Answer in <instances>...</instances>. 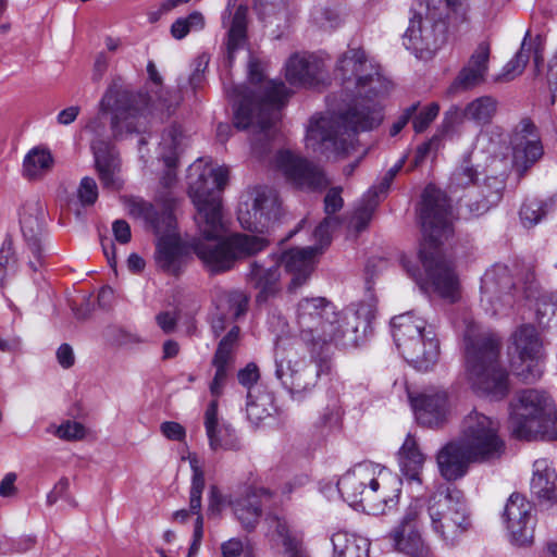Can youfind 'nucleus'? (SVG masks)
<instances>
[{
    "label": "nucleus",
    "instance_id": "f257e3e1",
    "mask_svg": "<svg viewBox=\"0 0 557 557\" xmlns=\"http://www.w3.org/2000/svg\"><path fill=\"white\" fill-rule=\"evenodd\" d=\"M228 181V169L212 168L196 161L188 170V191L197 209L195 222L198 236L193 238L190 247L211 272L220 273L233 268L237 259L251 257L269 246L261 234L270 226L263 221L260 226L259 211L252 205L244 203L238 208L240 226L259 235L227 232L223 216L221 193Z\"/></svg>",
    "mask_w": 557,
    "mask_h": 557
},
{
    "label": "nucleus",
    "instance_id": "f03ea898",
    "mask_svg": "<svg viewBox=\"0 0 557 557\" xmlns=\"http://www.w3.org/2000/svg\"><path fill=\"white\" fill-rule=\"evenodd\" d=\"M336 73L344 85L355 84L358 99L344 112L311 120L306 140L314 151L342 150L346 145L345 136L371 131L383 120L379 99L388 92L391 83L366 52L360 48L348 49L339 57Z\"/></svg>",
    "mask_w": 557,
    "mask_h": 557
},
{
    "label": "nucleus",
    "instance_id": "7ed1b4c3",
    "mask_svg": "<svg viewBox=\"0 0 557 557\" xmlns=\"http://www.w3.org/2000/svg\"><path fill=\"white\" fill-rule=\"evenodd\" d=\"M422 230L419 257L424 276L417 275L409 261H404L408 274L421 289L436 293L455 302L460 295V282L453 261L443 252L442 245L453 235V213L446 194L434 185H428L418 210Z\"/></svg>",
    "mask_w": 557,
    "mask_h": 557
},
{
    "label": "nucleus",
    "instance_id": "20e7f679",
    "mask_svg": "<svg viewBox=\"0 0 557 557\" xmlns=\"http://www.w3.org/2000/svg\"><path fill=\"white\" fill-rule=\"evenodd\" d=\"M248 75L252 88L238 85L227 90V94L237 103L234 113L235 126L238 129L251 131L252 152L263 159L277 136L281 110L286 104L289 92L283 82L265 79L261 62L257 59L249 60Z\"/></svg>",
    "mask_w": 557,
    "mask_h": 557
},
{
    "label": "nucleus",
    "instance_id": "39448f33",
    "mask_svg": "<svg viewBox=\"0 0 557 557\" xmlns=\"http://www.w3.org/2000/svg\"><path fill=\"white\" fill-rule=\"evenodd\" d=\"M366 313V307L361 305L347 318L350 327L343 329L333 304L323 297L304 298L296 312L299 336L311 354L327 351L331 343L347 346L357 341L360 326L363 330L368 326Z\"/></svg>",
    "mask_w": 557,
    "mask_h": 557
},
{
    "label": "nucleus",
    "instance_id": "423d86ee",
    "mask_svg": "<svg viewBox=\"0 0 557 557\" xmlns=\"http://www.w3.org/2000/svg\"><path fill=\"white\" fill-rule=\"evenodd\" d=\"M400 485L397 475L370 461L355 465L337 481L344 500L363 505L373 515H383L396 506Z\"/></svg>",
    "mask_w": 557,
    "mask_h": 557
},
{
    "label": "nucleus",
    "instance_id": "0eeeda50",
    "mask_svg": "<svg viewBox=\"0 0 557 557\" xmlns=\"http://www.w3.org/2000/svg\"><path fill=\"white\" fill-rule=\"evenodd\" d=\"M147 98L125 88L120 78L114 79L103 94L98 113L88 120L85 129L94 139H106L107 115L111 113V132L115 139L128 134L145 132L148 119L145 113Z\"/></svg>",
    "mask_w": 557,
    "mask_h": 557
},
{
    "label": "nucleus",
    "instance_id": "6e6552de",
    "mask_svg": "<svg viewBox=\"0 0 557 557\" xmlns=\"http://www.w3.org/2000/svg\"><path fill=\"white\" fill-rule=\"evenodd\" d=\"M465 359L472 388L492 399H502L509 392L508 374L500 366V343L490 335H475L469 326L465 333Z\"/></svg>",
    "mask_w": 557,
    "mask_h": 557
},
{
    "label": "nucleus",
    "instance_id": "1a4fd4ad",
    "mask_svg": "<svg viewBox=\"0 0 557 557\" xmlns=\"http://www.w3.org/2000/svg\"><path fill=\"white\" fill-rule=\"evenodd\" d=\"M448 9L461 21H468V0H421L419 11L410 20L404 36V45L419 59H430L446 40V25L441 20V5Z\"/></svg>",
    "mask_w": 557,
    "mask_h": 557
},
{
    "label": "nucleus",
    "instance_id": "9d476101",
    "mask_svg": "<svg viewBox=\"0 0 557 557\" xmlns=\"http://www.w3.org/2000/svg\"><path fill=\"white\" fill-rule=\"evenodd\" d=\"M510 428L520 440H556L557 416L550 396L536 388L520 391L511 404Z\"/></svg>",
    "mask_w": 557,
    "mask_h": 557
},
{
    "label": "nucleus",
    "instance_id": "9b49d317",
    "mask_svg": "<svg viewBox=\"0 0 557 557\" xmlns=\"http://www.w3.org/2000/svg\"><path fill=\"white\" fill-rule=\"evenodd\" d=\"M283 345V341L275 345V376L294 397L301 398L315 387L321 375L330 373V356L327 351L315 352L306 361L297 359L295 352Z\"/></svg>",
    "mask_w": 557,
    "mask_h": 557
},
{
    "label": "nucleus",
    "instance_id": "f8f14e48",
    "mask_svg": "<svg viewBox=\"0 0 557 557\" xmlns=\"http://www.w3.org/2000/svg\"><path fill=\"white\" fill-rule=\"evenodd\" d=\"M428 512L434 532L448 546L458 544L472 524L463 493L456 487L438 486L430 497Z\"/></svg>",
    "mask_w": 557,
    "mask_h": 557
},
{
    "label": "nucleus",
    "instance_id": "ddd939ff",
    "mask_svg": "<svg viewBox=\"0 0 557 557\" xmlns=\"http://www.w3.org/2000/svg\"><path fill=\"white\" fill-rule=\"evenodd\" d=\"M499 423L482 412L472 410L462 420L458 440L480 462L502 457L505 442L499 436Z\"/></svg>",
    "mask_w": 557,
    "mask_h": 557
},
{
    "label": "nucleus",
    "instance_id": "4468645a",
    "mask_svg": "<svg viewBox=\"0 0 557 557\" xmlns=\"http://www.w3.org/2000/svg\"><path fill=\"white\" fill-rule=\"evenodd\" d=\"M274 163L286 180L299 189L321 190L329 184L320 166L289 150H280L275 154Z\"/></svg>",
    "mask_w": 557,
    "mask_h": 557
},
{
    "label": "nucleus",
    "instance_id": "2eb2a0df",
    "mask_svg": "<svg viewBox=\"0 0 557 557\" xmlns=\"http://www.w3.org/2000/svg\"><path fill=\"white\" fill-rule=\"evenodd\" d=\"M515 283L506 265L496 264L481 278V305L492 315L513 304Z\"/></svg>",
    "mask_w": 557,
    "mask_h": 557
},
{
    "label": "nucleus",
    "instance_id": "dca6fc26",
    "mask_svg": "<svg viewBox=\"0 0 557 557\" xmlns=\"http://www.w3.org/2000/svg\"><path fill=\"white\" fill-rule=\"evenodd\" d=\"M512 165L523 175L543 156V146L536 126L528 119H522L510 135Z\"/></svg>",
    "mask_w": 557,
    "mask_h": 557
},
{
    "label": "nucleus",
    "instance_id": "f3484780",
    "mask_svg": "<svg viewBox=\"0 0 557 557\" xmlns=\"http://www.w3.org/2000/svg\"><path fill=\"white\" fill-rule=\"evenodd\" d=\"M532 504L521 494L513 493L508 498L503 512L510 542L516 546H530L534 539L535 521Z\"/></svg>",
    "mask_w": 557,
    "mask_h": 557
},
{
    "label": "nucleus",
    "instance_id": "a211bd4d",
    "mask_svg": "<svg viewBox=\"0 0 557 557\" xmlns=\"http://www.w3.org/2000/svg\"><path fill=\"white\" fill-rule=\"evenodd\" d=\"M273 493L264 487L246 486L228 495L227 505L242 527L252 531L269 506Z\"/></svg>",
    "mask_w": 557,
    "mask_h": 557
},
{
    "label": "nucleus",
    "instance_id": "6ab92c4d",
    "mask_svg": "<svg viewBox=\"0 0 557 557\" xmlns=\"http://www.w3.org/2000/svg\"><path fill=\"white\" fill-rule=\"evenodd\" d=\"M45 221V206L39 199H30L23 205L20 214L21 231L34 258L28 261V267L34 272L38 271L44 262L41 240Z\"/></svg>",
    "mask_w": 557,
    "mask_h": 557
},
{
    "label": "nucleus",
    "instance_id": "aec40b11",
    "mask_svg": "<svg viewBox=\"0 0 557 557\" xmlns=\"http://www.w3.org/2000/svg\"><path fill=\"white\" fill-rule=\"evenodd\" d=\"M285 77L296 87H315L325 79L323 61L311 53H294L285 63Z\"/></svg>",
    "mask_w": 557,
    "mask_h": 557
},
{
    "label": "nucleus",
    "instance_id": "412c9836",
    "mask_svg": "<svg viewBox=\"0 0 557 557\" xmlns=\"http://www.w3.org/2000/svg\"><path fill=\"white\" fill-rule=\"evenodd\" d=\"M408 397L419 424L434 429L447 422L449 406L446 392L424 393L416 397L408 392Z\"/></svg>",
    "mask_w": 557,
    "mask_h": 557
},
{
    "label": "nucleus",
    "instance_id": "4be33fe9",
    "mask_svg": "<svg viewBox=\"0 0 557 557\" xmlns=\"http://www.w3.org/2000/svg\"><path fill=\"white\" fill-rule=\"evenodd\" d=\"M440 473L447 481L462 478L471 462L479 459L457 438L442 447L436 456Z\"/></svg>",
    "mask_w": 557,
    "mask_h": 557
},
{
    "label": "nucleus",
    "instance_id": "5701e85b",
    "mask_svg": "<svg viewBox=\"0 0 557 557\" xmlns=\"http://www.w3.org/2000/svg\"><path fill=\"white\" fill-rule=\"evenodd\" d=\"M248 298L239 290H233L223 294L216 304L215 311L212 314L211 329L215 336H221L224 332L236 325L235 321L245 314L247 310Z\"/></svg>",
    "mask_w": 557,
    "mask_h": 557
},
{
    "label": "nucleus",
    "instance_id": "b1692460",
    "mask_svg": "<svg viewBox=\"0 0 557 557\" xmlns=\"http://www.w3.org/2000/svg\"><path fill=\"white\" fill-rule=\"evenodd\" d=\"M280 278V264L276 260L270 265L253 261L249 264L246 274L247 284L258 292L256 295L258 304L267 302L281 292Z\"/></svg>",
    "mask_w": 557,
    "mask_h": 557
},
{
    "label": "nucleus",
    "instance_id": "393cba45",
    "mask_svg": "<svg viewBox=\"0 0 557 557\" xmlns=\"http://www.w3.org/2000/svg\"><path fill=\"white\" fill-rule=\"evenodd\" d=\"M218 399H213L205 412V428L211 450H238L240 441L234 428L218 418Z\"/></svg>",
    "mask_w": 557,
    "mask_h": 557
},
{
    "label": "nucleus",
    "instance_id": "a878e982",
    "mask_svg": "<svg viewBox=\"0 0 557 557\" xmlns=\"http://www.w3.org/2000/svg\"><path fill=\"white\" fill-rule=\"evenodd\" d=\"M128 213L143 219L147 225L160 237L176 236V219L170 209L161 212L148 201L140 198H131L126 202Z\"/></svg>",
    "mask_w": 557,
    "mask_h": 557
},
{
    "label": "nucleus",
    "instance_id": "bb28decb",
    "mask_svg": "<svg viewBox=\"0 0 557 557\" xmlns=\"http://www.w3.org/2000/svg\"><path fill=\"white\" fill-rule=\"evenodd\" d=\"M317 255V247L292 248L276 259V262L280 265L283 264L286 272L292 274L288 285L290 292L296 290L308 281L313 271Z\"/></svg>",
    "mask_w": 557,
    "mask_h": 557
},
{
    "label": "nucleus",
    "instance_id": "cd10ccee",
    "mask_svg": "<svg viewBox=\"0 0 557 557\" xmlns=\"http://www.w3.org/2000/svg\"><path fill=\"white\" fill-rule=\"evenodd\" d=\"M490 53V45L485 41L480 42L455 78L451 88L468 90L482 84L488 72Z\"/></svg>",
    "mask_w": 557,
    "mask_h": 557
},
{
    "label": "nucleus",
    "instance_id": "c85d7f7f",
    "mask_svg": "<svg viewBox=\"0 0 557 557\" xmlns=\"http://www.w3.org/2000/svg\"><path fill=\"white\" fill-rule=\"evenodd\" d=\"M247 12L245 5H238L234 13L223 15V25L227 27L223 48L225 52V63L231 66L237 51L244 49L247 44Z\"/></svg>",
    "mask_w": 557,
    "mask_h": 557
},
{
    "label": "nucleus",
    "instance_id": "c756f323",
    "mask_svg": "<svg viewBox=\"0 0 557 557\" xmlns=\"http://www.w3.org/2000/svg\"><path fill=\"white\" fill-rule=\"evenodd\" d=\"M90 145L103 187L119 189L121 184L116 177V172L120 162L114 147L107 139H92Z\"/></svg>",
    "mask_w": 557,
    "mask_h": 557
},
{
    "label": "nucleus",
    "instance_id": "7c9ffc66",
    "mask_svg": "<svg viewBox=\"0 0 557 557\" xmlns=\"http://www.w3.org/2000/svg\"><path fill=\"white\" fill-rule=\"evenodd\" d=\"M531 493L542 505H557V474L545 458L533 463Z\"/></svg>",
    "mask_w": 557,
    "mask_h": 557
},
{
    "label": "nucleus",
    "instance_id": "2f4dec72",
    "mask_svg": "<svg viewBox=\"0 0 557 557\" xmlns=\"http://www.w3.org/2000/svg\"><path fill=\"white\" fill-rule=\"evenodd\" d=\"M267 522L280 539L287 557H309L301 533L285 517L270 515Z\"/></svg>",
    "mask_w": 557,
    "mask_h": 557
},
{
    "label": "nucleus",
    "instance_id": "473e14b6",
    "mask_svg": "<svg viewBox=\"0 0 557 557\" xmlns=\"http://www.w3.org/2000/svg\"><path fill=\"white\" fill-rule=\"evenodd\" d=\"M182 143V129L173 125L164 131L160 141V158L166 168L161 183L165 187H171L176 180L175 168L178 159V147Z\"/></svg>",
    "mask_w": 557,
    "mask_h": 557
},
{
    "label": "nucleus",
    "instance_id": "72a5a7b5",
    "mask_svg": "<svg viewBox=\"0 0 557 557\" xmlns=\"http://www.w3.org/2000/svg\"><path fill=\"white\" fill-rule=\"evenodd\" d=\"M505 186L504 176H487L484 183L479 186L478 196L481 197V199L467 203L469 212L473 216H479L487 212L502 200Z\"/></svg>",
    "mask_w": 557,
    "mask_h": 557
},
{
    "label": "nucleus",
    "instance_id": "f704fd0d",
    "mask_svg": "<svg viewBox=\"0 0 557 557\" xmlns=\"http://www.w3.org/2000/svg\"><path fill=\"white\" fill-rule=\"evenodd\" d=\"M426 322L422 318L414 317L412 312H406L392 319L393 337L396 346H405L410 355L413 354L408 341L423 332H426Z\"/></svg>",
    "mask_w": 557,
    "mask_h": 557
},
{
    "label": "nucleus",
    "instance_id": "c9c22d12",
    "mask_svg": "<svg viewBox=\"0 0 557 557\" xmlns=\"http://www.w3.org/2000/svg\"><path fill=\"white\" fill-rule=\"evenodd\" d=\"M426 322L422 318L414 317L412 312H406L392 319L393 337L396 346H405L410 355L413 354L408 341L423 332H426Z\"/></svg>",
    "mask_w": 557,
    "mask_h": 557
},
{
    "label": "nucleus",
    "instance_id": "e433bc0d",
    "mask_svg": "<svg viewBox=\"0 0 557 557\" xmlns=\"http://www.w3.org/2000/svg\"><path fill=\"white\" fill-rule=\"evenodd\" d=\"M399 466L403 474L409 481L421 483V471L424 465V456L420 451L418 443L411 434H408L398 454Z\"/></svg>",
    "mask_w": 557,
    "mask_h": 557
},
{
    "label": "nucleus",
    "instance_id": "4c0bfd02",
    "mask_svg": "<svg viewBox=\"0 0 557 557\" xmlns=\"http://www.w3.org/2000/svg\"><path fill=\"white\" fill-rule=\"evenodd\" d=\"M519 360L542 359L543 342L531 324L521 325L512 335Z\"/></svg>",
    "mask_w": 557,
    "mask_h": 557
},
{
    "label": "nucleus",
    "instance_id": "58836bf2",
    "mask_svg": "<svg viewBox=\"0 0 557 557\" xmlns=\"http://www.w3.org/2000/svg\"><path fill=\"white\" fill-rule=\"evenodd\" d=\"M332 557H369L370 542L368 539L345 531L332 535Z\"/></svg>",
    "mask_w": 557,
    "mask_h": 557
},
{
    "label": "nucleus",
    "instance_id": "ea45409f",
    "mask_svg": "<svg viewBox=\"0 0 557 557\" xmlns=\"http://www.w3.org/2000/svg\"><path fill=\"white\" fill-rule=\"evenodd\" d=\"M424 333L425 332L416 337H411L408 341V345L413 351L412 355H410L409 350H406L405 346H397L404 359L419 371H429L436 363L440 354L438 342L435 337L429 338V347L426 348L428 357H425L424 360L423 357L417 354L416 347L424 339Z\"/></svg>",
    "mask_w": 557,
    "mask_h": 557
},
{
    "label": "nucleus",
    "instance_id": "a19ab883",
    "mask_svg": "<svg viewBox=\"0 0 557 557\" xmlns=\"http://www.w3.org/2000/svg\"><path fill=\"white\" fill-rule=\"evenodd\" d=\"M190 467L193 470L191 476V486L189 492V505L190 512L193 515H197V519L195 522L194 535L193 537H202L203 536V517L200 513L201 509V495L205 488V473L202 469L199 467L196 458L190 459Z\"/></svg>",
    "mask_w": 557,
    "mask_h": 557
},
{
    "label": "nucleus",
    "instance_id": "79ce46f5",
    "mask_svg": "<svg viewBox=\"0 0 557 557\" xmlns=\"http://www.w3.org/2000/svg\"><path fill=\"white\" fill-rule=\"evenodd\" d=\"M157 261L165 272L177 275L182 263V247L177 236L160 237L157 245Z\"/></svg>",
    "mask_w": 557,
    "mask_h": 557
},
{
    "label": "nucleus",
    "instance_id": "37998d69",
    "mask_svg": "<svg viewBox=\"0 0 557 557\" xmlns=\"http://www.w3.org/2000/svg\"><path fill=\"white\" fill-rule=\"evenodd\" d=\"M498 110V101L492 96H481L470 101L462 111L465 120L483 127L490 125Z\"/></svg>",
    "mask_w": 557,
    "mask_h": 557
},
{
    "label": "nucleus",
    "instance_id": "c03bdc74",
    "mask_svg": "<svg viewBox=\"0 0 557 557\" xmlns=\"http://www.w3.org/2000/svg\"><path fill=\"white\" fill-rule=\"evenodd\" d=\"M389 536L395 549L398 552L411 557H425L429 554V547L424 544V541L417 529H410L407 531H404L403 529H394Z\"/></svg>",
    "mask_w": 557,
    "mask_h": 557
},
{
    "label": "nucleus",
    "instance_id": "a18cd8bd",
    "mask_svg": "<svg viewBox=\"0 0 557 557\" xmlns=\"http://www.w3.org/2000/svg\"><path fill=\"white\" fill-rule=\"evenodd\" d=\"M251 205L259 211V224L269 221L271 224L280 214V201L276 191L269 187H258L253 191Z\"/></svg>",
    "mask_w": 557,
    "mask_h": 557
},
{
    "label": "nucleus",
    "instance_id": "49530a36",
    "mask_svg": "<svg viewBox=\"0 0 557 557\" xmlns=\"http://www.w3.org/2000/svg\"><path fill=\"white\" fill-rule=\"evenodd\" d=\"M53 164V158L46 148L35 147L23 161V175L27 180H38L47 174Z\"/></svg>",
    "mask_w": 557,
    "mask_h": 557
},
{
    "label": "nucleus",
    "instance_id": "de8ad7c7",
    "mask_svg": "<svg viewBox=\"0 0 557 557\" xmlns=\"http://www.w3.org/2000/svg\"><path fill=\"white\" fill-rule=\"evenodd\" d=\"M239 333L240 329L237 325H233L228 330L218 344V348L212 359V364H220L228 368L233 367L235 351L238 346Z\"/></svg>",
    "mask_w": 557,
    "mask_h": 557
},
{
    "label": "nucleus",
    "instance_id": "09e8293b",
    "mask_svg": "<svg viewBox=\"0 0 557 557\" xmlns=\"http://www.w3.org/2000/svg\"><path fill=\"white\" fill-rule=\"evenodd\" d=\"M206 25L205 16L201 12L194 11L185 17H180L171 25V35L181 40L191 32H199Z\"/></svg>",
    "mask_w": 557,
    "mask_h": 557
},
{
    "label": "nucleus",
    "instance_id": "8fccbe9b",
    "mask_svg": "<svg viewBox=\"0 0 557 557\" xmlns=\"http://www.w3.org/2000/svg\"><path fill=\"white\" fill-rule=\"evenodd\" d=\"M246 413L247 418L253 424H259L262 420L270 417L274 409L270 395H260L255 400L250 393L247 395Z\"/></svg>",
    "mask_w": 557,
    "mask_h": 557
},
{
    "label": "nucleus",
    "instance_id": "3c124183",
    "mask_svg": "<svg viewBox=\"0 0 557 557\" xmlns=\"http://www.w3.org/2000/svg\"><path fill=\"white\" fill-rule=\"evenodd\" d=\"M531 44H527L525 39L522 41L520 50L516 53V55L504 66L502 75L496 77V81H511L516 76L520 75L531 54Z\"/></svg>",
    "mask_w": 557,
    "mask_h": 557
},
{
    "label": "nucleus",
    "instance_id": "603ef678",
    "mask_svg": "<svg viewBox=\"0 0 557 557\" xmlns=\"http://www.w3.org/2000/svg\"><path fill=\"white\" fill-rule=\"evenodd\" d=\"M535 319L542 326L548 325L554 319L557 321V306L554 293L542 294L536 299Z\"/></svg>",
    "mask_w": 557,
    "mask_h": 557
},
{
    "label": "nucleus",
    "instance_id": "864d4df0",
    "mask_svg": "<svg viewBox=\"0 0 557 557\" xmlns=\"http://www.w3.org/2000/svg\"><path fill=\"white\" fill-rule=\"evenodd\" d=\"M513 374L519 377L520 381L524 383H533L537 381L543 373V369L541 366V359H528V360H519V363H512Z\"/></svg>",
    "mask_w": 557,
    "mask_h": 557
},
{
    "label": "nucleus",
    "instance_id": "5fc2aeb1",
    "mask_svg": "<svg viewBox=\"0 0 557 557\" xmlns=\"http://www.w3.org/2000/svg\"><path fill=\"white\" fill-rule=\"evenodd\" d=\"M547 213V203L537 199H528L520 209V219L524 226L537 224Z\"/></svg>",
    "mask_w": 557,
    "mask_h": 557
},
{
    "label": "nucleus",
    "instance_id": "6e6d98bb",
    "mask_svg": "<svg viewBox=\"0 0 557 557\" xmlns=\"http://www.w3.org/2000/svg\"><path fill=\"white\" fill-rule=\"evenodd\" d=\"M478 172L472 164L465 160L451 174L449 188L453 191L466 188L475 182Z\"/></svg>",
    "mask_w": 557,
    "mask_h": 557
},
{
    "label": "nucleus",
    "instance_id": "4d7b16f0",
    "mask_svg": "<svg viewBox=\"0 0 557 557\" xmlns=\"http://www.w3.org/2000/svg\"><path fill=\"white\" fill-rule=\"evenodd\" d=\"M48 432L54 434L57 437L63 441H79L86 435L85 426L76 421L66 420L59 426H50Z\"/></svg>",
    "mask_w": 557,
    "mask_h": 557
},
{
    "label": "nucleus",
    "instance_id": "13d9d810",
    "mask_svg": "<svg viewBox=\"0 0 557 557\" xmlns=\"http://www.w3.org/2000/svg\"><path fill=\"white\" fill-rule=\"evenodd\" d=\"M339 225V220L336 216H325L323 221L315 227L313 232V237L318 245L313 247L318 248V253L322 251V249L331 243V228Z\"/></svg>",
    "mask_w": 557,
    "mask_h": 557
},
{
    "label": "nucleus",
    "instance_id": "bf43d9fd",
    "mask_svg": "<svg viewBox=\"0 0 557 557\" xmlns=\"http://www.w3.org/2000/svg\"><path fill=\"white\" fill-rule=\"evenodd\" d=\"M15 258L11 240H5L0 248V284L14 272Z\"/></svg>",
    "mask_w": 557,
    "mask_h": 557
},
{
    "label": "nucleus",
    "instance_id": "052dcab7",
    "mask_svg": "<svg viewBox=\"0 0 557 557\" xmlns=\"http://www.w3.org/2000/svg\"><path fill=\"white\" fill-rule=\"evenodd\" d=\"M375 209V203L371 201L362 202L359 207L356 208L354 214L351 216L350 225L357 231H363L368 224L370 223L373 212Z\"/></svg>",
    "mask_w": 557,
    "mask_h": 557
},
{
    "label": "nucleus",
    "instance_id": "680f3d73",
    "mask_svg": "<svg viewBox=\"0 0 557 557\" xmlns=\"http://www.w3.org/2000/svg\"><path fill=\"white\" fill-rule=\"evenodd\" d=\"M440 112V106L436 102L428 104L422 111L417 114L412 120L413 129L416 133L424 132L429 125L436 119Z\"/></svg>",
    "mask_w": 557,
    "mask_h": 557
},
{
    "label": "nucleus",
    "instance_id": "e2e57ef3",
    "mask_svg": "<svg viewBox=\"0 0 557 557\" xmlns=\"http://www.w3.org/2000/svg\"><path fill=\"white\" fill-rule=\"evenodd\" d=\"M77 195L83 206L94 205L98 198V187L95 180L88 176L84 177L81 181Z\"/></svg>",
    "mask_w": 557,
    "mask_h": 557
},
{
    "label": "nucleus",
    "instance_id": "0e129e2a",
    "mask_svg": "<svg viewBox=\"0 0 557 557\" xmlns=\"http://www.w3.org/2000/svg\"><path fill=\"white\" fill-rule=\"evenodd\" d=\"M209 64V57L207 54L198 55L193 63L194 70L188 77V84L191 89L196 91L197 88L201 87L205 81V72Z\"/></svg>",
    "mask_w": 557,
    "mask_h": 557
},
{
    "label": "nucleus",
    "instance_id": "69168bd1",
    "mask_svg": "<svg viewBox=\"0 0 557 557\" xmlns=\"http://www.w3.org/2000/svg\"><path fill=\"white\" fill-rule=\"evenodd\" d=\"M311 17L321 28H333L338 24V15L333 10L323 7H315Z\"/></svg>",
    "mask_w": 557,
    "mask_h": 557
},
{
    "label": "nucleus",
    "instance_id": "338daca9",
    "mask_svg": "<svg viewBox=\"0 0 557 557\" xmlns=\"http://www.w3.org/2000/svg\"><path fill=\"white\" fill-rule=\"evenodd\" d=\"M423 511V505L420 499H416L412 502L409 507L406 510V513L404 515L400 524L396 529H403L404 531L410 530V529H417L416 522L419 518V516Z\"/></svg>",
    "mask_w": 557,
    "mask_h": 557
},
{
    "label": "nucleus",
    "instance_id": "774afa93",
    "mask_svg": "<svg viewBox=\"0 0 557 557\" xmlns=\"http://www.w3.org/2000/svg\"><path fill=\"white\" fill-rule=\"evenodd\" d=\"M213 367L215 368V374L210 384V392L214 399H216L223 393V388L226 384L227 376L232 368L220 364H213Z\"/></svg>",
    "mask_w": 557,
    "mask_h": 557
}]
</instances>
